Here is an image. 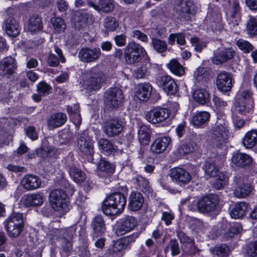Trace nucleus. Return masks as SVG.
<instances>
[{
  "label": "nucleus",
  "mask_w": 257,
  "mask_h": 257,
  "mask_svg": "<svg viewBox=\"0 0 257 257\" xmlns=\"http://www.w3.org/2000/svg\"><path fill=\"white\" fill-rule=\"evenodd\" d=\"M219 203L218 196L215 194H210L201 198L197 202L198 211L203 213L214 212Z\"/></svg>",
  "instance_id": "7"
},
{
  "label": "nucleus",
  "mask_w": 257,
  "mask_h": 257,
  "mask_svg": "<svg viewBox=\"0 0 257 257\" xmlns=\"http://www.w3.org/2000/svg\"><path fill=\"white\" fill-rule=\"evenodd\" d=\"M216 85L218 89L223 92L230 90L232 87V77L231 75L226 72H222L217 77Z\"/></svg>",
  "instance_id": "19"
},
{
  "label": "nucleus",
  "mask_w": 257,
  "mask_h": 257,
  "mask_svg": "<svg viewBox=\"0 0 257 257\" xmlns=\"http://www.w3.org/2000/svg\"><path fill=\"white\" fill-rule=\"evenodd\" d=\"M241 230L240 224H234L224 232L223 237L225 240H228L239 233Z\"/></svg>",
  "instance_id": "50"
},
{
  "label": "nucleus",
  "mask_w": 257,
  "mask_h": 257,
  "mask_svg": "<svg viewBox=\"0 0 257 257\" xmlns=\"http://www.w3.org/2000/svg\"><path fill=\"white\" fill-rule=\"evenodd\" d=\"M193 98L196 102L201 104H205L209 101L210 95L205 88L198 87L194 91Z\"/></svg>",
  "instance_id": "27"
},
{
  "label": "nucleus",
  "mask_w": 257,
  "mask_h": 257,
  "mask_svg": "<svg viewBox=\"0 0 257 257\" xmlns=\"http://www.w3.org/2000/svg\"><path fill=\"white\" fill-rule=\"evenodd\" d=\"M177 236L181 243H192L193 240L181 230L177 231Z\"/></svg>",
  "instance_id": "60"
},
{
  "label": "nucleus",
  "mask_w": 257,
  "mask_h": 257,
  "mask_svg": "<svg viewBox=\"0 0 257 257\" xmlns=\"http://www.w3.org/2000/svg\"><path fill=\"white\" fill-rule=\"evenodd\" d=\"M41 184V179L33 174L25 175L21 181L22 187L27 191L36 190L40 187Z\"/></svg>",
  "instance_id": "15"
},
{
  "label": "nucleus",
  "mask_w": 257,
  "mask_h": 257,
  "mask_svg": "<svg viewBox=\"0 0 257 257\" xmlns=\"http://www.w3.org/2000/svg\"><path fill=\"white\" fill-rule=\"evenodd\" d=\"M148 72V71L147 67L142 66L135 70L133 72V75L137 79L142 78L147 74Z\"/></svg>",
  "instance_id": "59"
},
{
  "label": "nucleus",
  "mask_w": 257,
  "mask_h": 257,
  "mask_svg": "<svg viewBox=\"0 0 257 257\" xmlns=\"http://www.w3.org/2000/svg\"><path fill=\"white\" fill-rule=\"evenodd\" d=\"M137 225V220L133 216H127L121 219L120 224L116 229L117 235H122L132 230Z\"/></svg>",
  "instance_id": "17"
},
{
  "label": "nucleus",
  "mask_w": 257,
  "mask_h": 257,
  "mask_svg": "<svg viewBox=\"0 0 257 257\" xmlns=\"http://www.w3.org/2000/svg\"><path fill=\"white\" fill-rule=\"evenodd\" d=\"M79 150L86 155L92 156L94 154L93 143L89 139L87 133L83 132L80 134L77 142Z\"/></svg>",
  "instance_id": "13"
},
{
  "label": "nucleus",
  "mask_w": 257,
  "mask_h": 257,
  "mask_svg": "<svg viewBox=\"0 0 257 257\" xmlns=\"http://www.w3.org/2000/svg\"><path fill=\"white\" fill-rule=\"evenodd\" d=\"M171 251V254L173 256H177L180 253L179 244L176 239H172L170 240L168 244L164 248V252L167 254Z\"/></svg>",
  "instance_id": "40"
},
{
  "label": "nucleus",
  "mask_w": 257,
  "mask_h": 257,
  "mask_svg": "<svg viewBox=\"0 0 257 257\" xmlns=\"http://www.w3.org/2000/svg\"><path fill=\"white\" fill-rule=\"evenodd\" d=\"M66 115L62 112H58L51 115L47 120L48 127L49 130H53L62 125L66 121Z\"/></svg>",
  "instance_id": "25"
},
{
  "label": "nucleus",
  "mask_w": 257,
  "mask_h": 257,
  "mask_svg": "<svg viewBox=\"0 0 257 257\" xmlns=\"http://www.w3.org/2000/svg\"><path fill=\"white\" fill-rule=\"evenodd\" d=\"M210 251L214 257H228L231 251L227 245L221 244L211 247Z\"/></svg>",
  "instance_id": "33"
},
{
  "label": "nucleus",
  "mask_w": 257,
  "mask_h": 257,
  "mask_svg": "<svg viewBox=\"0 0 257 257\" xmlns=\"http://www.w3.org/2000/svg\"><path fill=\"white\" fill-rule=\"evenodd\" d=\"M252 107V105L238 100L235 103V110L241 115H246L249 113Z\"/></svg>",
  "instance_id": "43"
},
{
  "label": "nucleus",
  "mask_w": 257,
  "mask_h": 257,
  "mask_svg": "<svg viewBox=\"0 0 257 257\" xmlns=\"http://www.w3.org/2000/svg\"><path fill=\"white\" fill-rule=\"evenodd\" d=\"M88 18L89 15L84 12H74L72 17L74 27L78 30H81L86 25Z\"/></svg>",
  "instance_id": "26"
},
{
  "label": "nucleus",
  "mask_w": 257,
  "mask_h": 257,
  "mask_svg": "<svg viewBox=\"0 0 257 257\" xmlns=\"http://www.w3.org/2000/svg\"><path fill=\"white\" fill-rule=\"evenodd\" d=\"M174 215L171 212H163L162 213V220L165 221L167 225L171 224L172 220L174 219Z\"/></svg>",
  "instance_id": "63"
},
{
  "label": "nucleus",
  "mask_w": 257,
  "mask_h": 257,
  "mask_svg": "<svg viewBox=\"0 0 257 257\" xmlns=\"http://www.w3.org/2000/svg\"><path fill=\"white\" fill-rule=\"evenodd\" d=\"M168 109L163 107H155L145 112V117L152 124H156L164 121L170 115Z\"/></svg>",
  "instance_id": "9"
},
{
  "label": "nucleus",
  "mask_w": 257,
  "mask_h": 257,
  "mask_svg": "<svg viewBox=\"0 0 257 257\" xmlns=\"http://www.w3.org/2000/svg\"><path fill=\"white\" fill-rule=\"evenodd\" d=\"M104 81L103 73L97 67L92 68L83 77L84 88L89 91L99 90Z\"/></svg>",
  "instance_id": "3"
},
{
  "label": "nucleus",
  "mask_w": 257,
  "mask_h": 257,
  "mask_svg": "<svg viewBox=\"0 0 257 257\" xmlns=\"http://www.w3.org/2000/svg\"><path fill=\"white\" fill-rule=\"evenodd\" d=\"M151 45L154 49L159 53H163L167 49V44L164 41L158 38H152Z\"/></svg>",
  "instance_id": "46"
},
{
  "label": "nucleus",
  "mask_w": 257,
  "mask_h": 257,
  "mask_svg": "<svg viewBox=\"0 0 257 257\" xmlns=\"http://www.w3.org/2000/svg\"><path fill=\"white\" fill-rule=\"evenodd\" d=\"M235 55V52L232 48H219L214 51L212 62L216 65L223 64L233 58Z\"/></svg>",
  "instance_id": "11"
},
{
  "label": "nucleus",
  "mask_w": 257,
  "mask_h": 257,
  "mask_svg": "<svg viewBox=\"0 0 257 257\" xmlns=\"http://www.w3.org/2000/svg\"><path fill=\"white\" fill-rule=\"evenodd\" d=\"M88 5L98 12H101L105 13L112 12L114 8L113 0H98L97 4L89 1L88 2Z\"/></svg>",
  "instance_id": "20"
},
{
  "label": "nucleus",
  "mask_w": 257,
  "mask_h": 257,
  "mask_svg": "<svg viewBox=\"0 0 257 257\" xmlns=\"http://www.w3.org/2000/svg\"><path fill=\"white\" fill-rule=\"evenodd\" d=\"M56 231L59 233V236H62L65 240L69 241L72 238L73 234L75 232V228L72 226L67 228L57 229Z\"/></svg>",
  "instance_id": "51"
},
{
  "label": "nucleus",
  "mask_w": 257,
  "mask_h": 257,
  "mask_svg": "<svg viewBox=\"0 0 257 257\" xmlns=\"http://www.w3.org/2000/svg\"><path fill=\"white\" fill-rule=\"evenodd\" d=\"M144 203L143 195L138 191H133L128 197V208L133 211L140 210Z\"/></svg>",
  "instance_id": "18"
},
{
  "label": "nucleus",
  "mask_w": 257,
  "mask_h": 257,
  "mask_svg": "<svg viewBox=\"0 0 257 257\" xmlns=\"http://www.w3.org/2000/svg\"><path fill=\"white\" fill-rule=\"evenodd\" d=\"M210 74V73L208 68L199 67L195 71L194 77L196 83H207Z\"/></svg>",
  "instance_id": "34"
},
{
  "label": "nucleus",
  "mask_w": 257,
  "mask_h": 257,
  "mask_svg": "<svg viewBox=\"0 0 257 257\" xmlns=\"http://www.w3.org/2000/svg\"><path fill=\"white\" fill-rule=\"evenodd\" d=\"M248 210V204L245 202L236 203L231 209L230 215L232 218L240 219L242 218Z\"/></svg>",
  "instance_id": "29"
},
{
  "label": "nucleus",
  "mask_w": 257,
  "mask_h": 257,
  "mask_svg": "<svg viewBox=\"0 0 257 257\" xmlns=\"http://www.w3.org/2000/svg\"><path fill=\"white\" fill-rule=\"evenodd\" d=\"M237 100L244 101V102L252 105L253 101L252 91L248 90H245L240 92L238 95Z\"/></svg>",
  "instance_id": "52"
},
{
  "label": "nucleus",
  "mask_w": 257,
  "mask_h": 257,
  "mask_svg": "<svg viewBox=\"0 0 257 257\" xmlns=\"http://www.w3.org/2000/svg\"><path fill=\"white\" fill-rule=\"evenodd\" d=\"M152 88V85L148 82L140 84L136 95L140 100H146L150 97Z\"/></svg>",
  "instance_id": "31"
},
{
  "label": "nucleus",
  "mask_w": 257,
  "mask_h": 257,
  "mask_svg": "<svg viewBox=\"0 0 257 257\" xmlns=\"http://www.w3.org/2000/svg\"><path fill=\"white\" fill-rule=\"evenodd\" d=\"M126 203V197L123 193L115 192L105 199L102 209L107 215H116L123 211Z\"/></svg>",
  "instance_id": "1"
},
{
  "label": "nucleus",
  "mask_w": 257,
  "mask_h": 257,
  "mask_svg": "<svg viewBox=\"0 0 257 257\" xmlns=\"http://www.w3.org/2000/svg\"><path fill=\"white\" fill-rule=\"evenodd\" d=\"M236 186L235 187L233 194L237 198H244L247 196L252 190V187L249 183H242V178L235 177Z\"/></svg>",
  "instance_id": "16"
},
{
  "label": "nucleus",
  "mask_w": 257,
  "mask_h": 257,
  "mask_svg": "<svg viewBox=\"0 0 257 257\" xmlns=\"http://www.w3.org/2000/svg\"><path fill=\"white\" fill-rule=\"evenodd\" d=\"M49 198L51 206L55 210L64 213L69 210L67 195L64 190H53L50 192Z\"/></svg>",
  "instance_id": "5"
},
{
  "label": "nucleus",
  "mask_w": 257,
  "mask_h": 257,
  "mask_svg": "<svg viewBox=\"0 0 257 257\" xmlns=\"http://www.w3.org/2000/svg\"><path fill=\"white\" fill-rule=\"evenodd\" d=\"M5 228L10 238L19 237L24 228V221L22 213H14L4 222Z\"/></svg>",
  "instance_id": "2"
},
{
  "label": "nucleus",
  "mask_w": 257,
  "mask_h": 257,
  "mask_svg": "<svg viewBox=\"0 0 257 257\" xmlns=\"http://www.w3.org/2000/svg\"><path fill=\"white\" fill-rule=\"evenodd\" d=\"M67 111L75 125H79L81 123V118L79 112V106L77 104H75L73 107H68Z\"/></svg>",
  "instance_id": "45"
},
{
  "label": "nucleus",
  "mask_w": 257,
  "mask_h": 257,
  "mask_svg": "<svg viewBox=\"0 0 257 257\" xmlns=\"http://www.w3.org/2000/svg\"><path fill=\"white\" fill-rule=\"evenodd\" d=\"M51 22L55 30L58 32H62L66 29V25L64 21L61 18H53Z\"/></svg>",
  "instance_id": "53"
},
{
  "label": "nucleus",
  "mask_w": 257,
  "mask_h": 257,
  "mask_svg": "<svg viewBox=\"0 0 257 257\" xmlns=\"http://www.w3.org/2000/svg\"><path fill=\"white\" fill-rule=\"evenodd\" d=\"M167 67L173 73L177 76H182L185 73L184 67L175 59L171 60L167 64Z\"/></svg>",
  "instance_id": "44"
},
{
  "label": "nucleus",
  "mask_w": 257,
  "mask_h": 257,
  "mask_svg": "<svg viewBox=\"0 0 257 257\" xmlns=\"http://www.w3.org/2000/svg\"><path fill=\"white\" fill-rule=\"evenodd\" d=\"M91 226L95 233H102L106 229L104 220L100 215H97L93 218Z\"/></svg>",
  "instance_id": "38"
},
{
  "label": "nucleus",
  "mask_w": 257,
  "mask_h": 257,
  "mask_svg": "<svg viewBox=\"0 0 257 257\" xmlns=\"http://www.w3.org/2000/svg\"><path fill=\"white\" fill-rule=\"evenodd\" d=\"M242 143L246 148H252L257 144V131L251 130L246 133Z\"/></svg>",
  "instance_id": "35"
},
{
  "label": "nucleus",
  "mask_w": 257,
  "mask_h": 257,
  "mask_svg": "<svg viewBox=\"0 0 257 257\" xmlns=\"http://www.w3.org/2000/svg\"><path fill=\"white\" fill-rule=\"evenodd\" d=\"M210 118V113L207 111H199L193 116L191 122L197 126H201L207 122Z\"/></svg>",
  "instance_id": "36"
},
{
  "label": "nucleus",
  "mask_w": 257,
  "mask_h": 257,
  "mask_svg": "<svg viewBox=\"0 0 257 257\" xmlns=\"http://www.w3.org/2000/svg\"><path fill=\"white\" fill-rule=\"evenodd\" d=\"M246 31L247 34L251 36H254L257 35V22L254 17L249 16L248 20L246 24Z\"/></svg>",
  "instance_id": "47"
},
{
  "label": "nucleus",
  "mask_w": 257,
  "mask_h": 257,
  "mask_svg": "<svg viewBox=\"0 0 257 257\" xmlns=\"http://www.w3.org/2000/svg\"><path fill=\"white\" fill-rule=\"evenodd\" d=\"M105 102L112 108H118L121 105L123 100L122 90L118 87L110 88L105 94Z\"/></svg>",
  "instance_id": "10"
},
{
  "label": "nucleus",
  "mask_w": 257,
  "mask_h": 257,
  "mask_svg": "<svg viewBox=\"0 0 257 257\" xmlns=\"http://www.w3.org/2000/svg\"><path fill=\"white\" fill-rule=\"evenodd\" d=\"M170 176L173 181L180 184H186L191 179L190 173L181 167H175L171 169Z\"/></svg>",
  "instance_id": "14"
},
{
  "label": "nucleus",
  "mask_w": 257,
  "mask_h": 257,
  "mask_svg": "<svg viewBox=\"0 0 257 257\" xmlns=\"http://www.w3.org/2000/svg\"><path fill=\"white\" fill-rule=\"evenodd\" d=\"M136 182L143 192H149L151 187L147 179L141 176H138L136 178Z\"/></svg>",
  "instance_id": "55"
},
{
  "label": "nucleus",
  "mask_w": 257,
  "mask_h": 257,
  "mask_svg": "<svg viewBox=\"0 0 257 257\" xmlns=\"http://www.w3.org/2000/svg\"><path fill=\"white\" fill-rule=\"evenodd\" d=\"M97 143L100 151L107 155L114 153L117 150V147L106 139H100Z\"/></svg>",
  "instance_id": "28"
},
{
  "label": "nucleus",
  "mask_w": 257,
  "mask_h": 257,
  "mask_svg": "<svg viewBox=\"0 0 257 257\" xmlns=\"http://www.w3.org/2000/svg\"><path fill=\"white\" fill-rule=\"evenodd\" d=\"M170 137H163L156 139L151 146V151L155 154L164 152L171 143Z\"/></svg>",
  "instance_id": "22"
},
{
  "label": "nucleus",
  "mask_w": 257,
  "mask_h": 257,
  "mask_svg": "<svg viewBox=\"0 0 257 257\" xmlns=\"http://www.w3.org/2000/svg\"><path fill=\"white\" fill-rule=\"evenodd\" d=\"M55 52L57 55L51 53L47 59L49 65L52 67L57 66L59 64L60 61L64 63L65 61L61 50L56 46H55Z\"/></svg>",
  "instance_id": "32"
},
{
  "label": "nucleus",
  "mask_w": 257,
  "mask_h": 257,
  "mask_svg": "<svg viewBox=\"0 0 257 257\" xmlns=\"http://www.w3.org/2000/svg\"><path fill=\"white\" fill-rule=\"evenodd\" d=\"M163 89L168 94L174 95L177 91L178 86L175 81L172 79Z\"/></svg>",
  "instance_id": "56"
},
{
  "label": "nucleus",
  "mask_w": 257,
  "mask_h": 257,
  "mask_svg": "<svg viewBox=\"0 0 257 257\" xmlns=\"http://www.w3.org/2000/svg\"><path fill=\"white\" fill-rule=\"evenodd\" d=\"M97 168L100 171L107 174H112L115 170V167L113 165L102 159L98 163Z\"/></svg>",
  "instance_id": "48"
},
{
  "label": "nucleus",
  "mask_w": 257,
  "mask_h": 257,
  "mask_svg": "<svg viewBox=\"0 0 257 257\" xmlns=\"http://www.w3.org/2000/svg\"><path fill=\"white\" fill-rule=\"evenodd\" d=\"M28 28L29 31L32 33L41 30L42 23L41 18L37 16H32L29 20Z\"/></svg>",
  "instance_id": "42"
},
{
  "label": "nucleus",
  "mask_w": 257,
  "mask_h": 257,
  "mask_svg": "<svg viewBox=\"0 0 257 257\" xmlns=\"http://www.w3.org/2000/svg\"><path fill=\"white\" fill-rule=\"evenodd\" d=\"M236 45L244 53H248L253 49V46L248 41L239 39L236 42Z\"/></svg>",
  "instance_id": "54"
},
{
  "label": "nucleus",
  "mask_w": 257,
  "mask_h": 257,
  "mask_svg": "<svg viewBox=\"0 0 257 257\" xmlns=\"http://www.w3.org/2000/svg\"><path fill=\"white\" fill-rule=\"evenodd\" d=\"M16 68L14 58L12 57H7L0 62V74L3 75H12Z\"/></svg>",
  "instance_id": "23"
},
{
  "label": "nucleus",
  "mask_w": 257,
  "mask_h": 257,
  "mask_svg": "<svg viewBox=\"0 0 257 257\" xmlns=\"http://www.w3.org/2000/svg\"><path fill=\"white\" fill-rule=\"evenodd\" d=\"M3 27L7 34L13 37L17 36L20 32L18 22L12 16H9L4 22Z\"/></svg>",
  "instance_id": "21"
},
{
  "label": "nucleus",
  "mask_w": 257,
  "mask_h": 257,
  "mask_svg": "<svg viewBox=\"0 0 257 257\" xmlns=\"http://www.w3.org/2000/svg\"><path fill=\"white\" fill-rule=\"evenodd\" d=\"M101 55V52L99 48L86 47L79 51L78 58L83 62L90 63L98 60Z\"/></svg>",
  "instance_id": "12"
},
{
  "label": "nucleus",
  "mask_w": 257,
  "mask_h": 257,
  "mask_svg": "<svg viewBox=\"0 0 257 257\" xmlns=\"http://www.w3.org/2000/svg\"><path fill=\"white\" fill-rule=\"evenodd\" d=\"M116 45L122 47L126 44V36L123 34L116 35L114 38Z\"/></svg>",
  "instance_id": "64"
},
{
  "label": "nucleus",
  "mask_w": 257,
  "mask_h": 257,
  "mask_svg": "<svg viewBox=\"0 0 257 257\" xmlns=\"http://www.w3.org/2000/svg\"><path fill=\"white\" fill-rule=\"evenodd\" d=\"M145 54H146V52L144 48L134 42L128 44L124 52L125 61L130 64L138 62L141 56Z\"/></svg>",
  "instance_id": "6"
},
{
  "label": "nucleus",
  "mask_w": 257,
  "mask_h": 257,
  "mask_svg": "<svg viewBox=\"0 0 257 257\" xmlns=\"http://www.w3.org/2000/svg\"><path fill=\"white\" fill-rule=\"evenodd\" d=\"M37 89L40 94L45 95L48 94L51 87L45 82H42L38 85Z\"/></svg>",
  "instance_id": "62"
},
{
  "label": "nucleus",
  "mask_w": 257,
  "mask_h": 257,
  "mask_svg": "<svg viewBox=\"0 0 257 257\" xmlns=\"http://www.w3.org/2000/svg\"><path fill=\"white\" fill-rule=\"evenodd\" d=\"M231 161L237 167L245 168L251 164L252 159L246 154L237 153L233 155Z\"/></svg>",
  "instance_id": "24"
},
{
  "label": "nucleus",
  "mask_w": 257,
  "mask_h": 257,
  "mask_svg": "<svg viewBox=\"0 0 257 257\" xmlns=\"http://www.w3.org/2000/svg\"><path fill=\"white\" fill-rule=\"evenodd\" d=\"M138 137L140 143L143 145L149 144L150 141V130L145 125H142L138 132Z\"/></svg>",
  "instance_id": "37"
},
{
  "label": "nucleus",
  "mask_w": 257,
  "mask_h": 257,
  "mask_svg": "<svg viewBox=\"0 0 257 257\" xmlns=\"http://www.w3.org/2000/svg\"><path fill=\"white\" fill-rule=\"evenodd\" d=\"M103 132L109 137L119 135L123 130V122L117 117L106 120L102 124Z\"/></svg>",
  "instance_id": "8"
},
{
  "label": "nucleus",
  "mask_w": 257,
  "mask_h": 257,
  "mask_svg": "<svg viewBox=\"0 0 257 257\" xmlns=\"http://www.w3.org/2000/svg\"><path fill=\"white\" fill-rule=\"evenodd\" d=\"M203 169L205 175L208 177H215L219 172V168L213 162H206L204 165Z\"/></svg>",
  "instance_id": "41"
},
{
  "label": "nucleus",
  "mask_w": 257,
  "mask_h": 257,
  "mask_svg": "<svg viewBox=\"0 0 257 257\" xmlns=\"http://www.w3.org/2000/svg\"><path fill=\"white\" fill-rule=\"evenodd\" d=\"M118 26V22L114 17L107 16L104 20L103 26L107 31H114Z\"/></svg>",
  "instance_id": "49"
},
{
  "label": "nucleus",
  "mask_w": 257,
  "mask_h": 257,
  "mask_svg": "<svg viewBox=\"0 0 257 257\" xmlns=\"http://www.w3.org/2000/svg\"><path fill=\"white\" fill-rule=\"evenodd\" d=\"M69 173L73 180L77 183L83 182L86 179L85 174L75 166L70 167Z\"/></svg>",
  "instance_id": "39"
},
{
  "label": "nucleus",
  "mask_w": 257,
  "mask_h": 257,
  "mask_svg": "<svg viewBox=\"0 0 257 257\" xmlns=\"http://www.w3.org/2000/svg\"><path fill=\"white\" fill-rule=\"evenodd\" d=\"M132 36L134 38L143 42H147L148 40L147 36L139 30H133L132 31Z\"/></svg>",
  "instance_id": "61"
},
{
  "label": "nucleus",
  "mask_w": 257,
  "mask_h": 257,
  "mask_svg": "<svg viewBox=\"0 0 257 257\" xmlns=\"http://www.w3.org/2000/svg\"><path fill=\"white\" fill-rule=\"evenodd\" d=\"M246 254L251 257L257 256V241L250 242L247 245Z\"/></svg>",
  "instance_id": "57"
},
{
  "label": "nucleus",
  "mask_w": 257,
  "mask_h": 257,
  "mask_svg": "<svg viewBox=\"0 0 257 257\" xmlns=\"http://www.w3.org/2000/svg\"><path fill=\"white\" fill-rule=\"evenodd\" d=\"M44 202L43 195L42 193H35L26 196L24 197V204L26 207L32 206H41Z\"/></svg>",
  "instance_id": "30"
},
{
  "label": "nucleus",
  "mask_w": 257,
  "mask_h": 257,
  "mask_svg": "<svg viewBox=\"0 0 257 257\" xmlns=\"http://www.w3.org/2000/svg\"><path fill=\"white\" fill-rule=\"evenodd\" d=\"M171 80H172V78L171 76L169 75H163L157 77L156 83L159 87L163 89Z\"/></svg>",
  "instance_id": "58"
},
{
  "label": "nucleus",
  "mask_w": 257,
  "mask_h": 257,
  "mask_svg": "<svg viewBox=\"0 0 257 257\" xmlns=\"http://www.w3.org/2000/svg\"><path fill=\"white\" fill-rule=\"evenodd\" d=\"M211 138L213 143L218 148L226 143L228 135L226 121L223 117H218L215 125L211 130Z\"/></svg>",
  "instance_id": "4"
}]
</instances>
